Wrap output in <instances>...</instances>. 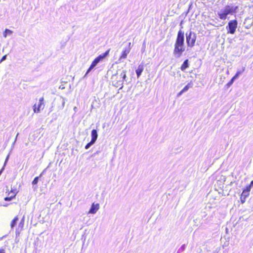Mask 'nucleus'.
Returning <instances> with one entry per match:
<instances>
[{
    "label": "nucleus",
    "mask_w": 253,
    "mask_h": 253,
    "mask_svg": "<svg viewBox=\"0 0 253 253\" xmlns=\"http://www.w3.org/2000/svg\"><path fill=\"white\" fill-rule=\"evenodd\" d=\"M191 87L190 84H187L177 94L178 96L181 95L184 92L186 91Z\"/></svg>",
    "instance_id": "a211bd4d"
},
{
    "label": "nucleus",
    "mask_w": 253,
    "mask_h": 253,
    "mask_svg": "<svg viewBox=\"0 0 253 253\" xmlns=\"http://www.w3.org/2000/svg\"><path fill=\"white\" fill-rule=\"evenodd\" d=\"M253 184V181H252L251 182V184Z\"/></svg>",
    "instance_id": "bb28decb"
},
{
    "label": "nucleus",
    "mask_w": 253,
    "mask_h": 253,
    "mask_svg": "<svg viewBox=\"0 0 253 253\" xmlns=\"http://www.w3.org/2000/svg\"><path fill=\"white\" fill-rule=\"evenodd\" d=\"M237 26L238 21L236 19L229 21L226 27L227 33L232 35L234 34L236 32Z\"/></svg>",
    "instance_id": "39448f33"
},
{
    "label": "nucleus",
    "mask_w": 253,
    "mask_h": 253,
    "mask_svg": "<svg viewBox=\"0 0 253 253\" xmlns=\"http://www.w3.org/2000/svg\"><path fill=\"white\" fill-rule=\"evenodd\" d=\"M235 80V79L232 77L230 81L226 84L227 87H229L230 86H231Z\"/></svg>",
    "instance_id": "4be33fe9"
},
{
    "label": "nucleus",
    "mask_w": 253,
    "mask_h": 253,
    "mask_svg": "<svg viewBox=\"0 0 253 253\" xmlns=\"http://www.w3.org/2000/svg\"><path fill=\"white\" fill-rule=\"evenodd\" d=\"M4 33H5L4 34V37H6V33L10 34V33H11V31H10V30H8V29H6V30H5Z\"/></svg>",
    "instance_id": "b1692460"
},
{
    "label": "nucleus",
    "mask_w": 253,
    "mask_h": 253,
    "mask_svg": "<svg viewBox=\"0 0 253 253\" xmlns=\"http://www.w3.org/2000/svg\"><path fill=\"white\" fill-rule=\"evenodd\" d=\"M18 216H15L14 218L12 220V221L10 222V227L11 228H13L16 225L18 220Z\"/></svg>",
    "instance_id": "f3484780"
},
{
    "label": "nucleus",
    "mask_w": 253,
    "mask_h": 253,
    "mask_svg": "<svg viewBox=\"0 0 253 253\" xmlns=\"http://www.w3.org/2000/svg\"><path fill=\"white\" fill-rule=\"evenodd\" d=\"M246 197H244V196L243 197L242 195H241L240 200H241V202L242 203H245V202L246 201Z\"/></svg>",
    "instance_id": "5701e85b"
},
{
    "label": "nucleus",
    "mask_w": 253,
    "mask_h": 253,
    "mask_svg": "<svg viewBox=\"0 0 253 253\" xmlns=\"http://www.w3.org/2000/svg\"><path fill=\"white\" fill-rule=\"evenodd\" d=\"M189 60L188 59H186L184 60L182 64L181 65L180 69L181 71L184 72L185 70L189 67Z\"/></svg>",
    "instance_id": "ddd939ff"
},
{
    "label": "nucleus",
    "mask_w": 253,
    "mask_h": 253,
    "mask_svg": "<svg viewBox=\"0 0 253 253\" xmlns=\"http://www.w3.org/2000/svg\"><path fill=\"white\" fill-rule=\"evenodd\" d=\"M197 37L196 34L192 32L186 34V41L187 46L189 47H193L195 45Z\"/></svg>",
    "instance_id": "20e7f679"
},
{
    "label": "nucleus",
    "mask_w": 253,
    "mask_h": 253,
    "mask_svg": "<svg viewBox=\"0 0 253 253\" xmlns=\"http://www.w3.org/2000/svg\"><path fill=\"white\" fill-rule=\"evenodd\" d=\"M238 6L234 7L226 5L225 8L218 13V16L221 20H225L229 14H233L237 12Z\"/></svg>",
    "instance_id": "7ed1b4c3"
},
{
    "label": "nucleus",
    "mask_w": 253,
    "mask_h": 253,
    "mask_svg": "<svg viewBox=\"0 0 253 253\" xmlns=\"http://www.w3.org/2000/svg\"><path fill=\"white\" fill-rule=\"evenodd\" d=\"M185 50L184 44V33L181 30L178 31L174 44L173 54L176 57H180Z\"/></svg>",
    "instance_id": "f257e3e1"
},
{
    "label": "nucleus",
    "mask_w": 253,
    "mask_h": 253,
    "mask_svg": "<svg viewBox=\"0 0 253 253\" xmlns=\"http://www.w3.org/2000/svg\"><path fill=\"white\" fill-rule=\"evenodd\" d=\"M43 173V172H42V173H41L39 176H37V177H35V178L34 179V180L32 181V184L33 185H36L38 183L39 177H41Z\"/></svg>",
    "instance_id": "6ab92c4d"
},
{
    "label": "nucleus",
    "mask_w": 253,
    "mask_h": 253,
    "mask_svg": "<svg viewBox=\"0 0 253 253\" xmlns=\"http://www.w3.org/2000/svg\"><path fill=\"white\" fill-rule=\"evenodd\" d=\"M126 71L123 70L121 74L118 75V73L113 75L112 80L113 84L117 87L122 88L123 84L126 78Z\"/></svg>",
    "instance_id": "f03ea898"
},
{
    "label": "nucleus",
    "mask_w": 253,
    "mask_h": 253,
    "mask_svg": "<svg viewBox=\"0 0 253 253\" xmlns=\"http://www.w3.org/2000/svg\"><path fill=\"white\" fill-rule=\"evenodd\" d=\"M91 141L95 142L97 140L98 134L97 132V130L96 129H93L91 132Z\"/></svg>",
    "instance_id": "4468645a"
},
{
    "label": "nucleus",
    "mask_w": 253,
    "mask_h": 253,
    "mask_svg": "<svg viewBox=\"0 0 253 253\" xmlns=\"http://www.w3.org/2000/svg\"><path fill=\"white\" fill-rule=\"evenodd\" d=\"M244 70L245 68H243L242 70L238 71L236 74L233 77V78L236 79L240 75H241L244 72Z\"/></svg>",
    "instance_id": "aec40b11"
},
{
    "label": "nucleus",
    "mask_w": 253,
    "mask_h": 253,
    "mask_svg": "<svg viewBox=\"0 0 253 253\" xmlns=\"http://www.w3.org/2000/svg\"><path fill=\"white\" fill-rule=\"evenodd\" d=\"M99 204L93 203V204H92V205L91 206V208L88 211V213L94 214L97 212V211L99 210Z\"/></svg>",
    "instance_id": "9d476101"
},
{
    "label": "nucleus",
    "mask_w": 253,
    "mask_h": 253,
    "mask_svg": "<svg viewBox=\"0 0 253 253\" xmlns=\"http://www.w3.org/2000/svg\"><path fill=\"white\" fill-rule=\"evenodd\" d=\"M43 100L44 98L42 97L40 99L38 104H34L33 106V110L35 113H39L41 109H43L44 108V105L43 104Z\"/></svg>",
    "instance_id": "0eeeda50"
},
{
    "label": "nucleus",
    "mask_w": 253,
    "mask_h": 253,
    "mask_svg": "<svg viewBox=\"0 0 253 253\" xmlns=\"http://www.w3.org/2000/svg\"><path fill=\"white\" fill-rule=\"evenodd\" d=\"M110 49H108L107 51H105L103 54H100L99 56L97 57V58L99 60V61L100 62L102 61L106 57H107L110 52Z\"/></svg>",
    "instance_id": "f8f14e48"
},
{
    "label": "nucleus",
    "mask_w": 253,
    "mask_h": 253,
    "mask_svg": "<svg viewBox=\"0 0 253 253\" xmlns=\"http://www.w3.org/2000/svg\"><path fill=\"white\" fill-rule=\"evenodd\" d=\"M100 61L96 57L93 61L92 62L90 67L88 68V69L87 70V72L85 74V75L87 74L95 66L97 65V64Z\"/></svg>",
    "instance_id": "9b49d317"
},
{
    "label": "nucleus",
    "mask_w": 253,
    "mask_h": 253,
    "mask_svg": "<svg viewBox=\"0 0 253 253\" xmlns=\"http://www.w3.org/2000/svg\"><path fill=\"white\" fill-rule=\"evenodd\" d=\"M0 253H6L5 249L3 248H0Z\"/></svg>",
    "instance_id": "393cba45"
},
{
    "label": "nucleus",
    "mask_w": 253,
    "mask_h": 253,
    "mask_svg": "<svg viewBox=\"0 0 253 253\" xmlns=\"http://www.w3.org/2000/svg\"><path fill=\"white\" fill-rule=\"evenodd\" d=\"M251 190V186H248L246 187V189L243 190L242 192L241 195L243 197H246V198L249 195V193Z\"/></svg>",
    "instance_id": "2eb2a0df"
},
{
    "label": "nucleus",
    "mask_w": 253,
    "mask_h": 253,
    "mask_svg": "<svg viewBox=\"0 0 253 253\" xmlns=\"http://www.w3.org/2000/svg\"><path fill=\"white\" fill-rule=\"evenodd\" d=\"M25 218L23 217L18 224V227L16 229V233L17 234H19L20 232L23 230L24 226Z\"/></svg>",
    "instance_id": "1a4fd4ad"
},
{
    "label": "nucleus",
    "mask_w": 253,
    "mask_h": 253,
    "mask_svg": "<svg viewBox=\"0 0 253 253\" xmlns=\"http://www.w3.org/2000/svg\"><path fill=\"white\" fill-rule=\"evenodd\" d=\"M131 43L129 42L128 46L124 49L119 57V60H121L122 59H126L128 55V54L130 52L131 47H130Z\"/></svg>",
    "instance_id": "6e6552de"
},
{
    "label": "nucleus",
    "mask_w": 253,
    "mask_h": 253,
    "mask_svg": "<svg viewBox=\"0 0 253 253\" xmlns=\"http://www.w3.org/2000/svg\"><path fill=\"white\" fill-rule=\"evenodd\" d=\"M1 239V238H0V240Z\"/></svg>",
    "instance_id": "cd10ccee"
},
{
    "label": "nucleus",
    "mask_w": 253,
    "mask_h": 253,
    "mask_svg": "<svg viewBox=\"0 0 253 253\" xmlns=\"http://www.w3.org/2000/svg\"><path fill=\"white\" fill-rule=\"evenodd\" d=\"M18 193V190L12 188L10 191H8L7 196L4 198V200L5 201H10L15 198Z\"/></svg>",
    "instance_id": "423d86ee"
},
{
    "label": "nucleus",
    "mask_w": 253,
    "mask_h": 253,
    "mask_svg": "<svg viewBox=\"0 0 253 253\" xmlns=\"http://www.w3.org/2000/svg\"><path fill=\"white\" fill-rule=\"evenodd\" d=\"M143 70H144L143 66L142 65H139L138 67V68L136 70V73L137 78H139Z\"/></svg>",
    "instance_id": "dca6fc26"
},
{
    "label": "nucleus",
    "mask_w": 253,
    "mask_h": 253,
    "mask_svg": "<svg viewBox=\"0 0 253 253\" xmlns=\"http://www.w3.org/2000/svg\"><path fill=\"white\" fill-rule=\"evenodd\" d=\"M95 142L92 141H90L89 142H88V143H87L86 144V145L85 146V149H88L91 145H92L93 144H94Z\"/></svg>",
    "instance_id": "412c9836"
},
{
    "label": "nucleus",
    "mask_w": 253,
    "mask_h": 253,
    "mask_svg": "<svg viewBox=\"0 0 253 253\" xmlns=\"http://www.w3.org/2000/svg\"><path fill=\"white\" fill-rule=\"evenodd\" d=\"M6 58V55H4L1 59L0 62H1L2 61L5 60Z\"/></svg>",
    "instance_id": "a878e982"
}]
</instances>
